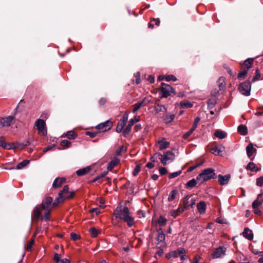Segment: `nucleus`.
I'll list each match as a JSON object with an SVG mask.
<instances>
[{"label":"nucleus","mask_w":263,"mask_h":263,"mask_svg":"<svg viewBox=\"0 0 263 263\" xmlns=\"http://www.w3.org/2000/svg\"><path fill=\"white\" fill-rule=\"evenodd\" d=\"M185 253V249L183 248H179L177 250L171 252L172 257H178L181 254Z\"/></svg>","instance_id":"obj_22"},{"label":"nucleus","mask_w":263,"mask_h":263,"mask_svg":"<svg viewBox=\"0 0 263 263\" xmlns=\"http://www.w3.org/2000/svg\"><path fill=\"white\" fill-rule=\"evenodd\" d=\"M52 198L51 197H47L44 198L42 203V208L44 210H47L52 202Z\"/></svg>","instance_id":"obj_15"},{"label":"nucleus","mask_w":263,"mask_h":263,"mask_svg":"<svg viewBox=\"0 0 263 263\" xmlns=\"http://www.w3.org/2000/svg\"><path fill=\"white\" fill-rule=\"evenodd\" d=\"M157 240L158 241V244H160L161 246H164L165 245V235L162 229L160 228L158 229L157 230Z\"/></svg>","instance_id":"obj_10"},{"label":"nucleus","mask_w":263,"mask_h":263,"mask_svg":"<svg viewBox=\"0 0 263 263\" xmlns=\"http://www.w3.org/2000/svg\"><path fill=\"white\" fill-rule=\"evenodd\" d=\"M214 135L220 139H222L226 137V134L223 131L220 130H216Z\"/></svg>","instance_id":"obj_34"},{"label":"nucleus","mask_w":263,"mask_h":263,"mask_svg":"<svg viewBox=\"0 0 263 263\" xmlns=\"http://www.w3.org/2000/svg\"><path fill=\"white\" fill-rule=\"evenodd\" d=\"M90 212L91 213H96V215H99L100 213V211L98 208H93L90 210Z\"/></svg>","instance_id":"obj_58"},{"label":"nucleus","mask_w":263,"mask_h":263,"mask_svg":"<svg viewBox=\"0 0 263 263\" xmlns=\"http://www.w3.org/2000/svg\"><path fill=\"white\" fill-rule=\"evenodd\" d=\"M59 263H70V261L67 258H63L60 260Z\"/></svg>","instance_id":"obj_64"},{"label":"nucleus","mask_w":263,"mask_h":263,"mask_svg":"<svg viewBox=\"0 0 263 263\" xmlns=\"http://www.w3.org/2000/svg\"><path fill=\"white\" fill-rule=\"evenodd\" d=\"M253 62V59L252 58H249L245 62L243 63L241 65L242 68L244 69L248 70L249 68H250L252 67V65Z\"/></svg>","instance_id":"obj_20"},{"label":"nucleus","mask_w":263,"mask_h":263,"mask_svg":"<svg viewBox=\"0 0 263 263\" xmlns=\"http://www.w3.org/2000/svg\"><path fill=\"white\" fill-rule=\"evenodd\" d=\"M218 178L219 184L221 185H224L228 183L231 178V175L230 174L224 176L219 175Z\"/></svg>","instance_id":"obj_14"},{"label":"nucleus","mask_w":263,"mask_h":263,"mask_svg":"<svg viewBox=\"0 0 263 263\" xmlns=\"http://www.w3.org/2000/svg\"><path fill=\"white\" fill-rule=\"evenodd\" d=\"M91 167L90 166H87L86 167L78 170L76 172V174L79 176H83L87 174L91 170Z\"/></svg>","instance_id":"obj_21"},{"label":"nucleus","mask_w":263,"mask_h":263,"mask_svg":"<svg viewBox=\"0 0 263 263\" xmlns=\"http://www.w3.org/2000/svg\"><path fill=\"white\" fill-rule=\"evenodd\" d=\"M225 78L221 77L219 78L217 82L220 90L223 89L225 87Z\"/></svg>","instance_id":"obj_28"},{"label":"nucleus","mask_w":263,"mask_h":263,"mask_svg":"<svg viewBox=\"0 0 263 263\" xmlns=\"http://www.w3.org/2000/svg\"><path fill=\"white\" fill-rule=\"evenodd\" d=\"M89 232L92 237H96L100 233V231L95 228H90Z\"/></svg>","instance_id":"obj_38"},{"label":"nucleus","mask_w":263,"mask_h":263,"mask_svg":"<svg viewBox=\"0 0 263 263\" xmlns=\"http://www.w3.org/2000/svg\"><path fill=\"white\" fill-rule=\"evenodd\" d=\"M197 208L198 212L200 214H204L205 212L206 204L203 201H200L197 205Z\"/></svg>","instance_id":"obj_24"},{"label":"nucleus","mask_w":263,"mask_h":263,"mask_svg":"<svg viewBox=\"0 0 263 263\" xmlns=\"http://www.w3.org/2000/svg\"><path fill=\"white\" fill-rule=\"evenodd\" d=\"M60 144L63 148H66L70 147L71 143L67 140H63L61 141Z\"/></svg>","instance_id":"obj_42"},{"label":"nucleus","mask_w":263,"mask_h":263,"mask_svg":"<svg viewBox=\"0 0 263 263\" xmlns=\"http://www.w3.org/2000/svg\"><path fill=\"white\" fill-rule=\"evenodd\" d=\"M225 254V250L221 247L216 249L212 254L211 256L213 258H218L221 257Z\"/></svg>","instance_id":"obj_13"},{"label":"nucleus","mask_w":263,"mask_h":263,"mask_svg":"<svg viewBox=\"0 0 263 263\" xmlns=\"http://www.w3.org/2000/svg\"><path fill=\"white\" fill-rule=\"evenodd\" d=\"M248 70L244 69L238 74V78H240L245 77L247 73Z\"/></svg>","instance_id":"obj_53"},{"label":"nucleus","mask_w":263,"mask_h":263,"mask_svg":"<svg viewBox=\"0 0 263 263\" xmlns=\"http://www.w3.org/2000/svg\"><path fill=\"white\" fill-rule=\"evenodd\" d=\"M181 172H182L181 171H177L176 172L171 173L169 175L168 177L170 179L175 178V177H177L178 176L180 175L181 174Z\"/></svg>","instance_id":"obj_46"},{"label":"nucleus","mask_w":263,"mask_h":263,"mask_svg":"<svg viewBox=\"0 0 263 263\" xmlns=\"http://www.w3.org/2000/svg\"><path fill=\"white\" fill-rule=\"evenodd\" d=\"M112 126V122L110 120H107L98 124L96 126V128L101 132H105L109 130L111 128Z\"/></svg>","instance_id":"obj_9"},{"label":"nucleus","mask_w":263,"mask_h":263,"mask_svg":"<svg viewBox=\"0 0 263 263\" xmlns=\"http://www.w3.org/2000/svg\"><path fill=\"white\" fill-rule=\"evenodd\" d=\"M237 130L241 135H246L248 134L247 128L243 125L238 126Z\"/></svg>","instance_id":"obj_32"},{"label":"nucleus","mask_w":263,"mask_h":263,"mask_svg":"<svg viewBox=\"0 0 263 263\" xmlns=\"http://www.w3.org/2000/svg\"><path fill=\"white\" fill-rule=\"evenodd\" d=\"M181 106L183 108H191L193 106V104L189 102L181 103Z\"/></svg>","instance_id":"obj_48"},{"label":"nucleus","mask_w":263,"mask_h":263,"mask_svg":"<svg viewBox=\"0 0 263 263\" xmlns=\"http://www.w3.org/2000/svg\"><path fill=\"white\" fill-rule=\"evenodd\" d=\"M65 136L69 139L73 140L76 138L77 134L73 130H69L65 134Z\"/></svg>","instance_id":"obj_31"},{"label":"nucleus","mask_w":263,"mask_h":263,"mask_svg":"<svg viewBox=\"0 0 263 263\" xmlns=\"http://www.w3.org/2000/svg\"><path fill=\"white\" fill-rule=\"evenodd\" d=\"M16 119L14 116H9L4 118H0V128L9 127L15 123Z\"/></svg>","instance_id":"obj_5"},{"label":"nucleus","mask_w":263,"mask_h":263,"mask_svg":"<svg viewBox=\"0 0 263 263\" xmlns=\"http://www.w3.org/2000/svg\"><path fill=\"white\" fill-rule=\"evenodd\" d=\"M190 198V196H186L184 198L183 203H184V206H183V208H185V209H189V208L190 206V202L189 201Z\"/></svg>","instance_id":"obj_40"},{"label":"nucleus","mask_w":263,"mask_h":263,"mask_svg":"<svg viewBox=\"0 0 263 263\" xmlns=\"http://www.w3.org/2000/svg\"><path fill=\"white\" fill-rule=\"evenodd\" d=\"M197 179H192L189 181L186 184V187L187 189H191L196 186L197 184Z\"/></svg>","instance_id":"obj_35"},{"label":"nucleus","mask_w":263,"mask_h":263,"mask_svg":"<svg viewBox=\"0 0 263 263\" xmlns=\"http://www.w3.org/2000/svg\"><path fill=\"white\" fill-rule=\"evenodd\" d=\"M140 171V166L139 165H137L135 167L134 171L133 172V176H137Z\"/></svg>","instance_id":"obj_52"},{"label":"nucleus","mask_w":263,"mask_h":263,"mask_svg":"<svg viewBox=\"0 0 263 263\" xmlns=\"http://www.w3.org/2000/svg\"><path fill=\"white\" fill-rule=\"evenodd\" d=\"M161 93L162 97L167 98L173 93V89L170 85L162 83H161Z\"/></svg>","instance_id":"obj_8"},{"label":"nucleus","mask_w":263,"mask_h":263,"mask_svg":"<svg viewBox=\"0 0 263 263\" xmlns=\"http://www.w3.org/2000/svg\"><path fill=\"white\" fill-rule=\"evenodd\" d=\"M242 235L243 237L249 240H252L253 239V234L248 228H245Z\"/></svg>","instance_id":"obj_19"},{"label":"nucleus","mask_w":263,"mask_h":263,"mask_svg":"<svg viewBox=\"0 0 263 263\" xmlns=\"http://www.w3.org/2000/svg\"><path fill=\"white\" fill-rule=\"evenodd\" d=\"M158 222L160 226H164L166 223V219L163 217L161 216L158 219Z\"/></svg>","instance_id":"obj_45"},{"label":"nucleus","mask_w":263,"mask_h":263,"mask_svg":"<svg viewBox=\"0 0 263 263\" xmlns=\"http://www.w3.org/2000/svg\"><path fill=\"white\" fill-rule=\"evenodd\" d=\"M106 98H102L99 100V103L100 105H103L106 103Z\"/></svg>","instance_id":"obj_62"},{"label":"nucleus","mask_w":263,"mask_h":263,"mask_svg":"<svg viewBox=\"0 0 263 263\" xmlns=\"http://www.w3.org/2000/svg\"><path fill=\"white\" fill-rule=\"evenodd\" d=\"M164 253V250L162 249L159 248L156 253V255L161 256Z\"/></svg>","instance_id":"obj_63"},{"label":"nucleus","mask_w":263,"mask_h":263,"mask_svg":"<svg viewBox=\"0 0 263 263\" xmlns=\"http://www.w3.org/2000/svg\"><path fill=\"white\" fill-rule=\"evenodd\" d=\"M216 174L215 170L212 168H208L204 170L202 173L199 174L196 177L197 180L203 183L212 178H214Z\"/></svg>","instance_id":"obj_3"},{"label":"nucleus","mask_w":263,"mask_h":263,"mask_svg":"<svg viewBox=\"0 0 263 263\" xmlns=\"http://www.w3.org/2000/svg\"><path fill=\"white\" fill-rule=\"evenodd\" d=\"M29 163L28 160H25L22 162L19 163L16 166V169L20 170L26 166Z\"/></svg>","instance_id":"obj_37"},{"label":"nucleus","mask_w":263,"mask_h":263,"mask_svg":"<svg viewBox=\"0 0 263 263\" xmlns=\"http://www.w3.org/2000/svg\"><path fill=\"white\" fill-rule=\"evenodd\" d=\"M246 169L255 172L258 171V167L253 162H249L246 166Z\"/></svg>","instance_id":"obj_29"},{"label":"nucleus","mask_w":263,"mask_h":263,"mask_svg":"<svg viewBox=\"0 0 263 263\" xmlns=\"http://www.w3.org/2000/svg\"><path fill=\"white\" fill-rule=\"evenodd\" d=\"M256 151V149L253 147V144L250 143L246 147V152L249 157H251L253 153Z\"/></svg>","instance_id":"obj_25"},{"label":"nucleus","mask_w":263,"mask_h":263,"mask_svg":"<svg viewBox=\"0 0 263 263\" xmlns=\"http://www.w3.org/2000/svg\"><path fill=\"white\" fill-rule=\"evenodd\" d=\"M66 181L65 178L58 177L54 179L52 186L54 188H59L62 186V185Z\"/></svg>","instance_id":"obj_16"},{"label":"nucleus","mask_w":263,"mask_h":263,"mask_svg":"<svg viewBox=\"0 0 263 263\" xmlns=\"http://www.w3.org/2000/svg\"><path fill=\"white\" fill-rule=\"evenodd\" d=\"M35 125L40 135L44 136L46 134V123L44 120L40 119H37L35 122Z\"/></svg>","instance_id":"obj_7"},{"label":"nucleus","mask_w":263,"mask_h":263,"mask_svg":"<svg viewBox=\"0 0 263 263\" xmlns=\"http://www.w3.org/2000/svg\"><path fill=\"white\" fill-rule=\"evenodd\" d=\"M86 134L87 136H89L91 138H94L96 136L97 133V132H87Z\"/></svg>","instance_id":"obj_57"},{"label":"nucleus","mask_w":263,"mask_h":263,"mask_svg":"<svg viewBox=\"0 0 263 263\" xmlns=\"http://www.w3.org/2000/svg\"><path fill=\"white\" fill-rule=\"evenodd\" d=\"M68 190L69 186L68 185H66L63 187V190L59 193L58 197L53 202V206H57L59 203L63 202L65 199L73 198L74 195V192H69Z\"/></svg>","instance_id":"obj_2"},{"label":"nucleus","mask_w":263,"mask_h":263,"mask_svg":"<svg viewBox=\"0 0 263 263\" xmlns=\"http://www.w3.org/2000/svg\"><path fill=\"white\" fill-rule=\"evenodd\" d=\"M167 171L165 167H162L159 168V173L161 175H164L167 173Z\"/></svg>","instance_id":"obj_55"},{"label":"nucleus","mask_w":263,"mask_h":263,"mask_svg":"<svg viewBox=\"0 0 263 263\" xmlns=\"http://www.w3.org/2000/svg\"><path fill=\"white\" fill-rule=\"evenodd\" d=\"M185 210V208L183 206L180 205L177 210H172L171 212V215L174 218L176 217L177 216L180 215L181 213H182Z\"/></svg>","instance_id":"obj_23"},{"label":"nucleus","mask_w":263,"mask_h":263,"mask_svg":"<svg viewBox=\"0 0 263 263\" xmlns=\"http://www.w3.org/2000/svg\"><path fill=\"white\" fill-rule=\"evenodd\" d=\"M70 236L71 238L74 241L77 240L80 238V236L74 233H71Z\"/></svg>","instance_id":"obj_50"},{"label":"nucleus","mask_w":263,"mask_h":263,"mask_svg":"<svg viewBox=\"0 0 263 263\" xmlns=\"http://www.w3.org/2000/svg\"><path fill=\"white\" fill-rule=\"evenodd\" d=\"M211 152L215 155H220L221 151L218 146H215L211 149Z\"/></svg>","instance_id":"obj_44"},{"label":"nucleus","mask_w":263,"mask_h":263,"mask_svg":"<svg viewBox=\"0 0 263 263\" xmlns=\"http://www.w3.org/2000/svg\"><path fill=\"white\" fill-rule=\"evenodd\" d=\"M114 216L121 220L127 222L129 227H132L134 222V219L130 215L129 209L127 206L122 208L121 205L117 206L114 212Z\"/></svg>","instance_id":"obj_1"},{"label":"nucleus","mask_w":263,"mask_h":263,"mask_svg":"<svg viewBox=\"0 0 263 263\" xmlns=\"http://www.w3.org/2000/svg\"><path fill=\"white\" fill-rule=\"evenodd\" d=\"M120 160L117 158H114L111 160L108 164L107 168L108 171H111V170L119 163Z\"/></svg>","instance_id":"obj_26"},{"label":"nucleus","mask_w":263,"mask_h":263,"mask_svg":"<svg viewBox=\"0 0 263 263\" xmlns=\"http://www.w3.org/2000/svg\"><path fill=\"white\" fill-rule=\"evenodd\" d=\"M261 78V75L259 69H256L255 71V76L253 78L252 82H254L256 81L259 80Z\"/></svg>","instance_id":"obj_43"},{"label":"nucleus","mask_w":263,"mask_h":263,"mask_svg":"<svg viewBox=\"0 0 263 263\" xmlns=\"http://www.w3.org/2000/svg\"><path fill=\"white\" fill-rule=\"evenodd\" d=\"M135 77L136 78V83L138 84L140 82V76L139 72H137L135 74Z\"/></svg>","instance_id":"obj_60"},{"label":"nucleus","mask_w":263,"mask_h":263,"mask_svg":"<svg viewBox=\"0 0 263 263\" xmlns=\"http://www.w3.org/2000/svg\"><path fill=\"white\" fill-rule=\"evenodd\" d=\"M263 203V200L259 201L258 199H256L252 203V208L253 209H257L259 205Z\"/></svg>","instance_id":"obj_41"},{"label":"nucleus","mask_w":263,"mask_h":263,"mask_svg":"<svg viewBox=\"0 0 263 263\" xmlns=\"http://www.w3.org/2000/svg\"><path fill=\"white\" fill-rule=\"evenodd\" d=\"M135 124V119H130L128 122V125L123 130V135L125 137L128 135L131 131L132 127Z\"/></svg>","instance_id":"obj_18"},{"label":"nucleus","mask_w":263,"mask_h":263,"mask_svg":"<svg viewBox=\"0 0 263 263\" xmlns=\"http://www.w3.org/2000/svg\"><path fill=\"white\" fill-rule=\"evenodd\" d=\"M165 80L167 81H176L177 80V78L173 74H169L165 77Z\"/></svg>","instance_id":"obj_47"},{"label":"nucleus","mask_w":263,"mask_h":263,"mask_svg":"<svg viewBox=\"0 0 263 263\" xmlns=\"http://www.w3.org/2000/svg\"><path fill=\"white\" fill-rule=\"evenodd\" d=\"M155 157H158L161 162L164 165L172 161L175 158V155L171 151L166 152L163 155L160 153H157L154 154L153 157H151V159L152 160Z\"/></svg>","instance_id":"obj_4"},{"label":"nucleus","mask_w":263,"mask_h":263,"mask_svg":"<svg viewBox=\"0 0 263 263\" xmlns=\"http://www.w3.org/2000/svg\"><path fill=\"white\" fill-rule=\"evenodd\" d=\"M177 194V190H173V191H172L170 193L169 196H168V201H173L175 199V198Z\"/></svg>","instance_id":"obj_39"},{"label":"nucleus","mask_w":263,"mask_h":263,"mask_svg":"<svg viewBox=\"0 0 263 263\" xmlns=\"http://www.w3.org/2000/svg\"><path fill=\"white\" fill-rule=\"evenodd\" d=\"M251 85L249 81H246L239 85V90L243 95L248 96L250 95Z\"/></svg>","instance_id":"obj_6"},{"label":"nucleus","mask_w":263,"mask_h":263,"mask_svg":"<svg viewBox=\"0 0 263 263\" xmlns=\"http://www.w3.org/2000/svg\"><path fill=\"white\" fill-rule=\"evenodd\" d=\"M156 145L160 150H163L168 148L170 146V142L166 141L165 138H162L157 142Z\"/></svg>","instance_id":"obj_12"},{"label":"nucleus","mask_w":263,"mask_h":263,"mask_svg":"<svg viewBox=\"0 0 263 263\" xmlns=\"http://www.w3.org/2000/svg\"><path fill=\"white\" fill-rule=\"evenodd\" d=\"M33 217L36 219L41 218V219L42 220L43 218V217L41 216L40 208L37 206L35 207V208L33 210Z\"/></svg>","instance_id":"obj_30"},{"label":"nucleus","mask_w":263,"mask_h":263,"mask_svg":"<svg viewBox=\"0 0 263 263\" xmlns=\"http://www.w3.org/2000/svg\"><path fill=\"white\" fill-rule=\"evenodd\" d=\"M201 165V164H196L195 165H193V166H190L188 170H187V171L188 172H191V171H193L194 170H195L196 168H197V167Z\"/></svg>","instance_id":"obj_61"},{"label":"nucleus","mask_w":263,"mask_h":263,"mask_svg":"<svg viewBox=\"0 0 263 263\" xmlns=\"http://www.w3.org/2000/svg\"><path fill=\"white\" fill-rule=\"evenodd\" d=\"M256 184L259 186H263V176L257 179Z\"/></svg>","instance_id":"obj_51"},{"label":"nucleus","mask_w":263,"mask_h":263,"mask_svg":"<svg viewBox=\"0 0 263 263\" xmlns=\"http://www.w3.org/2000/svg\"><path fill=\"white\" fill-rule=\"evenodd\" d=\"M34 243V239H32L30 240L29 243L28 244V246L27 247L26 250L28 251H30L31 250L32 247Z\"/></svg>","instance_id":"obj_49"},{"label":"nucleus","mask_w":263,"mask_h":263,"mask_svg":"<svg viewBox=\"0 0 263 263\" xmlns=\"http://www.w3.org/2000/svg\"><path fill=\"white\" fill-rule=\"evenodd\" d=\"M54 260L56 261L57 263H59L61 260V255L58 253L54 254Z\"/></svg>","instance_id":"obj_56"},{"label":"nucleus","mask_w":263,"mask_h":263,"mask_svg":"<svg viewBox=\"0 0 263 263\" xmlns=\"http://www.w3.org/2000/svg\"><path fill=\"white\" fill-rule=\"evenodd\" d=\"M44 219L46 221L50 220V210L47 209L44 215Z\"/></svg>","instance_id":"obj_54"},{"label":"nucleus","mask_w":263,"mask_h":263,"mask_svg":"<svg viewBox=\"0 0 263 263\" xmlns=\"http://www.w3.org/2000/svg\"><path fill=\"white\" fill-rule=\"evenodd\" d=\"M107 174V172H105L101 174V175L97 176L93 180L91 181V182H95L96 181H98L99 182H101V180L103 178H104Z\"/></svg>","instance_id":"obj_36"},{"label":"nucleus","mask_w":263,"mask_h":263,"mask_svg":"<svg viewBox=\"0 0 263 263\" xmlns=\"http://www.w3.org/2000/svg\"><path fill=\"white\" fill-rule=\"evenodd\" d=\"M126 124V123L124 122L123 121L120 120L119 122L118 123L117 127H116V131L117 133H121L124 127L125 126Z\"/></svg>","instance_id":"obj_33"},{"label":"nucleus","mask_w":263,"mask_h":263,"mask_svg":"<svg viewBox=\"0 0 263 263\" xmlns=\"http://www.w3.org/2000/svg\"><path fill=\"white\" fill-rule=\"evenodd\" d=\"M128 115L127 113H125L124 114L122 119L120 120H121L126 123L127 122V120H128Z\"/></svg>","instance_id":"obj_59"},{"label":"nucleus","mask_w":263,"mask_h":263,"mask_svg":"<svg viewBox=\"0 0 263 263\" xmlns=\"http://www.w3.org/2000/svg\"><path fill=\"white\" fill-rule=\"evenodd\" d=\"M156 114L160 112H165L167 111V108L165 105L162 104L159 100L156 101L154 106Z\"/></svg>","instance_id":"obj_11"},{"label":"nucleus","mask_w":263,"mask_h":263,"mask_svg":"<svg viewBox=\"0 0 263 263\" xmlns=\"http://www.w3.org/2000/svg\"><path fill=\"white\" fill-rule=\"evenodd\" d=\"M146 98H145L142 101L138 102L133 105V112L135 113L141 106H146L148 103H146Z\"/></svg>","instance_id":"obj_17"},{"label":"nucleus","mask_w":263,"mask_h":263,"mask_svg":"<svg viewBox=\"0 0 263 263\" xmlns=\"http://www.w3.org/2000/svg\"><path fill=\"white\" fill-rule=\"evenodd\" d=\"M175 115L174 114H167L165 116H163V119L164 122L166 123H171L174 119Z\"/></svg>","instance_id":"obj_27"}]
</instances>
